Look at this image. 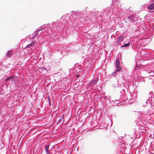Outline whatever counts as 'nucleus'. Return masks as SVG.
Returning <instances> with one entry per match:
<instances>
[{
  "label": "nucleus",
  "instance_id": "f257e3e1",
  "mask_svg": "<svg viewBox=\"0 0 154 154\" xmlns=\"http://www.w3.org/2000/svg\"><path fill=\"white\" fill-rule=\"evenodd\" d=\"M119 61L118 59H117L116 62V66L117 68L116 71H119L121 70V68L119 67Z\"/></svg>",
  "mask_w": 154,
  "mask_h": 154
},
{
  "label": "nucleus",
  "instance_id": "f03ea898",
  "mask_svg": "<svg viewBox=\"0 0 154 154\" xmlns=\"http://www.w3.org/2000/svg\"><path fill=\"white\" fill-rule=\"evenodd\" d=\"M147 8L149 10H154V3H152L149 5Z\"/></svg>",
  "mask_w": 154,
  "mask_h": 154
},
{
  "label": "nucleus",
  "instance_id": "7ed1b4c3",
  "mask_svg": "<svg viewBox=\"0 0 154 154\" xmlns=\"http://www.w3.org/2000/svg\"><path fill=\"white\" fill-rule=\"evenodd\" d=\"M49 145H46L45 146V150L47 154H49V152L48 150Z\"/></svg>",
  "mask_w": 154,
  "mask_h": 154
},
{
  "label": "nucleus",
  "instance_id": "20e7f679",
  "mask_svg": "<svg viewBox=\"0 0 154 154\" xmlns=\"http://www.w3.org/2000/svg\"><path fill=\"white\" fill-rule=\"evenodd\" d=\"M124 38L123 36H120L118 38V39L117 40V41L119 42H121L123 41Z\"/></svg>",
  "mask_w": 154,
  "mask_h": 154
},
{
  "label": "nucleus",
  "instance_id": "39448f33",
  "mask_svg": "<svg viewBox=\"0 0 154 154\" xmlns=\"http://www.w3.org/2000/svg\"><path fill=\"white\" fill-rule=\"evenodd\" d=\"M12 51H10L8 52L7 54V56L8 57H11V55H12Z\"/></svg>",
  "mask_w": 154,
  "mask_h": 154
},
{
  "label": "nucleus",
  "instance_id": "423d86ee",
  "mask_svg": "<svg viewBox=\"0 0 154 154\" xmlns=\"http://www.w3.org/2000/svg\"><path fill=\"white\" fill-rule=\"evenodd\" d=\"M35 43V42H32L31 43H30L28 45H27L26 46V48H29L32 45H33Z\"/></svg>",
  "mask_w": 154,
  "mask_h": 154
},
{
  "label": "nucleus",
  "instance_id": "0eeeda50",
  "mask_svg": "<svg viewBox=\"0 0 154 154\" xmlns=\"http://www.w3.org/2000/svg\"><path fill=\"white\" fill-rule=\"evenodd\" d=\"M130 45V42H129L128 43L122 46V47H125L129 46Z\"/></svg>",
  "mask_w": 154,
  "mask_h": 154
},
{
  "label": "nucleus",
  "instance_id": "6e6552de",
  "mask_svg": "<svg viewBox=\"0 0 154 154\" xmlns=\"http://www.w3.org/2000/svg\"><path fill=\"white\" fill-rule=\"evenodd\" d=\"M11 77H12V76H11V77L8 78L7 79H5V82H8V80H9V79H10L11 78Z\"/></svg>",
  "mask_w": 154,
  "mask_h": 154
},
{
  "label": "nucleus",
  "instance_id": "1a4fd4ad",
  "mask_svg": "<svg viewBox=\"0 0 154 154\" xmlns=\"http://www.w3.org/2000/svg\"><path fill=\"white\" fill-rule=\"evenodd\" d=\"M98 79L97 78H95L94 80V82L95 83H96L98 81Z\"/></svg>",
  "mask_w": 154,
  "mask_h": 154
},
{
  "label": "nucleus",
  "instance_id": "9d476101",
  "mask_svg": "<svg viewBox=\"0 0 154 154\" xmlns=\"http://www.w3.org/2000/svg\"><path fill=\"white\" fill-rule=\"evenodd\" d=\"M117 0H112V2H116V1H117Z\"/></svg>",
  "mask_w": 154,
  "mask_h": 154
},
{
  "label": "nucleus",
  "instance_id": "9b49d317",
  "mask_svg": "<svg viewBox=\"0 0 154 154\" xmlns=\"http://www.w3.org/2000/svg\"><path fill=\"white\" fill-rule=\"evenodd\" d=\"M150 1H152L151 2H154V0H150Z\"/></svg>",
  "mask_w": 154,
  "mask_h": 154
},
{
  "label": "nucleus",
  "instance_id": "f8f14e48",
  "mask_svg": "<svg viewBox=\"0 0 154 154\" xmlns=\"http://www.w3.org/2000/svg\"><path fill=\"white\" fill-rule=\"evenodd\" d=\"M79 76V75H77L76 76V77H78Z\"/></svg>",
  "mask_w": 154,
  "mask_h": 154
}]
</instances>
